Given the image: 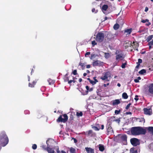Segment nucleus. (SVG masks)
I'll return each mask as SVG.
<instances>
[{"instance_id":"f257e3e1","label":"nucleus","mask_w":153,"mask_h":153,"mask_svg":"<svg viewBox=\"0 0 153 153\" xmlns=\"http://www.w3.org/2000/svg\"><path fill=\"white\" fill-rule=\"evenodd\" d=\"M9 139L5 132L2 131L0 133V150L1 149V146H5L8 143Z\"/></svg>"},{"instance_id":"f03ea898","label":"nucleus","mask_w":153,"mask_h":153,"mask_svg":"<svg viewBox=\"0 0 153 153\" xmlns=\"http://www.w3.org/2000/svg\"><path fill=\"white\" fill-rule=\"evenodd\" d=\"M144 93L146 96L153 95V83H150L145 88Z\"/></svg>"},{"instance_id":"7ed1b4c3","label":"nucleus","mask_w":153,"mask_h":153,"mask_svg":"<svg viewBox=\"0 0 153 153\" xmlns=\"http://www.w3.org/2000/svg\"><path fill=\"white\" fill-rule=\"evenodd\" d=\"M118 140L123 145H126L127 144V136L125 134L119 135L118 136Z\"/></svg>"},{"instance_id":"20e7f679","label":"nucleus","mask_w":153,"mask_h":153,"mask_svg":"<svg viewBox=\"0 0 153 153\" xmlns=\"http://www.w3.org/2000/svg\"><path fill=\"white\" fill-rule=\"evenodd\" d=\"M104 38V33L102 32L98 33L96 36L95 40L97 42H102Z\"/></svg>"},{"instance_id":"39448f33","label":"nucleus","mask_w":153,"mask_h":153,"mask_svg":"<svg viewBox=\"0 0 153 153\" xmlns=\"http://www.w3.org/2000/svg\"><path fill=\"white\" fill-rule=\"evenodd\" d=\"M64 118L62 117V116L60 115L58 119L57 120V122H60L65 123L68 120V116L66 114H64L63 115Z\"/></svg>"},{"instance_id":"423d86ee","label":"nucleus","mask_w":153,"mask_h":153,"mask_svg":"<svg viewBox=\"0 0 153 153\" xmlns=\"http://www.w3.org/2000/svg\"><path fill=\"white\" fill-rule=\"evenodd\" d=\"M126 44L127 43L128 44V45H127V47H131L132 46L134 50H137V48L139 46V44L138 43L136 42H134L133 43V45L132 44V43L131 41H128V42H126Z\"/></svg>"},{"instance_id":"0eeeda50","label":"nucleus","mask_w":153,"mask_h":153,"mask_svg":"<svg viewBox=\"0 0 153 153\" xmlns=\"http://www.w3.org/2000/svg\"><path fill=\"white\" fill-rule=\"evenodd\" d=\"M130 141L131 144L134 146H137L140 144L139 140L137 138H131Z\"/></svg>"},{"instance_id":"6e6552de","label":"nucleus","mask_w":153,"mask_h":153,"mask_svg":"<svg viewBox=\"0 0 153 153\" xmlns=\"http://www.w3.org/2000/svg\"><path fill=\"white\" fill-rule=\"evenodd\" d=\"M106 127L108 134H111L113 133L114 131L111 126V123H107L106 126Z\"/></svg>"},{"instance_id":"1a4fd4ad","label":"nucleus","mask_w":153,"mask_h":153,"mask_svg":"<svg viewBox=\"0 0 153 153\" xmlns=\"http://www.w3.org/2000/svg\"><path fill=\"white\" fill-rule=\"evenodd\" d=\"M115 54L116 55V59L117 60H123L124 58L123 54L121 53H120L119 51H117Z\"/></svg>"},{"instance_id":"9d476101","label":"nucleus","mask_w":153,"mask_h":153,"mask_svg":"<svg viewBox=\"0 0 153 153\" xmlns=\"http://www.w3.org/2000/svg\"><path fill=\"white\" fill-rule=\"evenodd\" d=\"M143 111L144 114L146 115H151L152 114V110L151 108L149 109L147 108H144Z\"/></svg>"},{"instance_id":"9b49d317","label":"nucleus","mask_w":153,"mask_h":153,"mask_svg":"<svg viewBox=\"0 0 153 153\" xmlns=\"http://www.w3.org/2000/svg\"><path fill=\"white\" fill-rule=\"evenodd\" d=\"M109 76H110V73L109 72H107L105 73L103 76L100 77V79L103 80H105L108 81L109 80L108 79V77Z\"/></svg>"},{"instance_id":"f8f14e48","label":"nucleus","mask_w":153,"mask_h":153,"mask_svg":"<svg viewBox=\"0 0 153 153\" xmlns=\"http://www.w3.org/2000/svg\"><path fill=\"white\" fill-rule=\"evenodd\" d=\"M46 143L47 145V147H52L53 146V145L55 143V141L53 140L49 139L46 141Z\"/></svg>"},{"instance_id":"ddd939ff","label":"nucleus","mask_w":153,"mask_h":153,"mask_svg":"<svg viewBox=\"0 0 153 153\" xmlns=\"http://www.w3.org/2000/svg\"><path fill=\"white\" fill-rule=\"evenodd\" d=\"M108 6L107 4L103 5L102 8V10L105 14H107V13L105 11L108 8Z\"/></svg>"},{"instance_id":"4468645a","label":"nucleus","mask_w":153,"mask_h":153,"mask_svg":"<svg viewBox=\"0 0 153 153\" xmlns=\"http://www.w3.org/2000/svg\"><path fill=\"white\" fill-rule=\"evenodd\" d=\"M112 102L113 106L117 105L120 103V99H116L112 100Z\"/></svg>"},{"instance_id":"2eb2a0df","label":"nucleus","mask_w":153,"mask_h":153,"mask_svg":"<svg viewBox=\"0 0 153 153\" xmlns=\"http://www.w3.org/2000/svg\"><path fill=\"white\" fill-rule=\"evenodd\" d=\"M141 22L143 23H145L147 22L146 24V25L147 26H149L151 25V23L150 22H149V20L148 19H146L145 20L142 19Z\"/></svg>"},{"instance_id":"dca6fc26","label":"nucleus","mask_w":153,"mask_h":153,"mask_svg":"<svg viewBox=\"0 0 153 153\" xmlns=\"http://www.w3.org/2000/svg\"><path fill=\"white\" fill-rule=\"evenodd\" d=\"M36 82L37 80L36 79L33 80L32 83L29 82L28 84L29 86L31 88L34 87Z\"/></svg>"},{"instance_id":"f3484780","label":"nucleus","mask_w":153,"mask_h":153,"mask_svg":"<svg viewBox=\"0 0 153 153\" xmlns=\"http://www.w3.org/2000/svg\"><path fill=\"white\" fill-rule=\"evenodd\" d=\"M86 152L88 153H94V149L91 148H85Z\"/></svg>"},{"instance_id":"a211bd4d","label":"nucleus","mask_w":153,"mask_h":153,"mask_svg":"<svg viewBox=\"0 0 153 153\" xmlns=\"http://www.w3.org/2000/svg\"><path fill=\"white\" fill-rule=\"evenodd\" d=\"M47 151L48 153H55L53 149L52 148H51L50 147H47Z\"/></svg>"},{"instance_id":"6ab92c4d","label":"nucleus","mask_w":153,"mask_h":153,"mask_svg":"<svg viewBox=\"0 0 153 153\" xmlns=\"http://www.w3.org/2000/svg\"><path fill=\"white\" fill-rule=\"evenodd\" d=\"M130 152L131 153H138L137 149L134 148H132L130 149Z\"/></svg>"},{"instance_id":"aec40b11","label":"nucleus","mask_w":153,"mask_h":153,"mask_svg":"<svg viewBox=\"0 0 153 153\" xmlns=\"http://www.w3.org/2000/svg\"><path fill=\"white\" fill-rule=\"evenodd\" d=\"M100 62L98 60H97L93 62V65L94 66H98L100 64Z\"/></svg>"},{"instance_id":"412c9836","label":"nucleus","mask_w":153,"mask_h":153,"mask_svg":"<svg viewBox=\"0 0 153 153\" xmlns=\"http://www.w3.org/2000/svg\"><path fill=\"white\" fill-rule=\"evenodd\" d=\"M137 122L143 123H144L145 122V120L143 118H137Z\"/></svg>"},{"instance_id":"4be33fe9","label":"nucleus","mask_w":153,"mask_h":153,"mask_svg":"<svg viewBox=\"0 0 153 153\" xmlns=\"http://www.w3.org/2000/svg\"><path fill=\"white\" fill-rule=\"evenodd\" d=\"M99 149L100 151L103 152L105 149L104 146L103 145L100 144L99 145Z\"/></svg>"},{"instance_id":"5701e85b","label":"nucleus","mask_w":153,"mask_h":153,"mask_svg":"<svg viewBox=\"0 0 153 153\" xmlns=\"http://www.w3.org/2000/svg\"><path fill=\"white\" fill-rule=\"evenodd\" d=\"M49 85L53 84L55 82V81L51 79H49L48 80Z\"/></svg>"},{"instance_id":"b1692460","label":"nucleus","mask_w":153,"mask_h":153,"mask_svg":"<svg viewBox=\"0 0 153 153\" xmlns=\"http://www.w3.org/2000/svg\"><path fill=\"white\" fill-rule=\"evenodd\" d=\"M122 97L123 99H126L128 98V96L126 93L124 92L122 94Z\"/></svg>"},{"instance_id":"393cba45","label":"nucleus","mask_w":153,"mask_h":153,"mask_svg":"<svg viewBox=\"0 0 153 153\" xmlns=\"http://www.w3.org/2000/svg\"><path fill=\"white\" fill-rule=\"evenodd\" d=\"M87 79L90 82L91 84L93 85H94L96 84L97 83V81H93L91 80L89 78H88Z\"/></svg>"},{"instance_id":"a878e982","label":"nucleus","mask_w":153,"mask_h":153,"mask_svg":"<svg viewBox=\"0 0 153 153\" xmlns=\"http://www.w3.org/2000/svg\"><path fill=\"white\" fill-rule=\"evenodd\" d=\"M119 25L117 23H116L114 25L113 28L115 30H116L119 29Z\"/></svg>"},{"instance_id":"bb28decb","label":"nucleus","mask_w":153,"mask_h":153,"mask_svg":"<svg viewBox=\"0 0 153 153\" xmlns=\"http://www.w3.org/2000/svg\"><path fill=\"white\" fill-rule=\"evenodd\" d=\"M146 71L145 69H143L140 71L138 73L140 74L143 75L144 74L146 73Z\"/></svg>"},{"instance_id":"cd10ccee","label":"nucleus","mask_w":153,"mask_h":153,"mask_svg":"<svg viewBox=\"0 0 153 153\" xmlns=\"http://www.w3.org/2000/svg\"><path fill=\"white\" fill-rule=\"evenodd\" d=\"M68 74H65V75L64 77V81L65 82H68V81L69 80V78H68Z\"/></svg>"},{"instance_id":"c85d7f7f","label":"nucleus","mask_w":153,"mask_h":153,"mask_svg":"<svg viewBox=\"0 0 153 153\" xmlns=\"http://www.w3.org/2000/svg\"><path fill=\"white\" fill-rule=\"evenodd\" d=\"M110 56V55L109 53H104V57L106 59L109 58Z\"/></svg>"},{"instance_id":"c756f323","label":"nucleus","mask_w":153,"mask_h":153,"mask_svg":"<svg viewBox=\"0 0 153 153\" xmlns=\"http://www.w3.org/2000/svg\"><path fill=\"white\" fill-rule=\"evenodd\" d=\"M132 31V29L130 28L129 29H127L126 30H125V32H126L127 33V34H129L131 33Z\"/></svg>"},{"instance_id":"7c9ffc66","label":"nucleus","mask_w":153,"mask_h":153,"mask_svg":"<svg viewBox=\"0 0 153 153\" xmlns=\"http://www.w3.org/2000/svg\"><path fill=\"white\" fill-rule=\"evenodd\" d=\"M84 65L85 64L84 63H82L81 62H79V65L81 66L82 70H83L85 68V66Z\"/></svg>"},{"instance_id":"2f4dec72","label":"nucleus","mask_w":153,"mask_h":153,"mask_svg":"<svg viewBox=\"0 0 153 153\" xmlns=\"http://www.w3.org/2000/svg\"><path fill=\"white\" fill-rule=\"evenodd\" d=\"M70 151V153H76V150L73 147L71 148Z\"/></svg>"},{"instance_id":"473e14b6","label":"nucleus","mask_w":153,"mask_h":153,"mask_svg":"<svg viewBox=\"0 0 153 153\" xmlns=\"http://www.w3.org/2000/svg\"><path fill=\"white\" fill-rule=\"evenodd\" d=\"M153 38V35H151L150 36H149L146 39V40L147 41V42H149V41L151 40Z\"/></svg>"},{"instance_id":"72a5a7b5","label":"nucleus","mask_w":153,"mask_h":153,"mask_svg":"<svg viewBox=\"0 0 153 153\" xmlns=\"http://www.w3.org/2000/svg\"><path fill=\"white\" fill-rule=\"evenodd\" d=\"M76 115L78 117H82L83 115L82 112V111H80L79 112H77Z\"/></svg>"},{"instance_id":"f704fd0d","label":"nucleus","mask_w":153,"mask_h":153,"mask_svg":"<svg viewBox=\"0 0 153 153\" xmlns=\"http://www.w3.org/2000/svg\"><path fill=\"white\" fill-rule=\"evenodd\" d=\"M92 131L90 130L88 131V136H92Z\"/></svg>"},{"instance_id":"c9c22d12","label":"nucleus","mask_w":153,"mask_h":153,"mask_svg":"<svg viewBox=\"0 0 153 153\" xmlns=\"http://www.w3.org/2000/svg\"><path fill=\"white\" fill-rule=\"evenodd\" d=\"M127 62L126 61V62L122 64V65L121 66V67L122 68H124L126 67V65H127Z\"/></svg>"},{"instance_id":"e433bc0d","label":"nucleus","mask_w":153,"mask_h":153,"mask_svg":"<svg viewBox=\"0 0 153 153\" xmlns=\"http://www.w3.org/2000/svg\"><path fill=\"white\" fill-rule=\"evenodd\" d=\"M113 121H115L119 124L120 121V118H119L118 119H115L113 120Z\"/></svg>"},{"instance_id":"4c0bfd02","label":"nucleus","mask_w":153,"mask_h":153,"mask_svg":"<svg viewBox=\"0 0 153 153\" xmlns=\"http://www.w3.org/2000/svg\"><path fill=\"white\" fill-rule=\"evenodd\" d=\"M54 149H56V151L57 153H60V151L59 150V148L58 146L55 147Z\"/></svg>"},{"instance_id":"58836bf2","label":"nucleus","mask_w":153,"mask_h":153,"mask_svg":"<svg viewBox=\"0 0 153 153\" xmlns=\"http://www.w3.org/2000/svg\"><path fill=\"white\" fill-rule=\"evenodd\" d=\"M42 148L45 150H47V146L46 147V146L45 145H42Z\"/></svg>"},{"instance_id":"ea45409f","label":"nucleus","mask_w":153,"mask_h":153,"mask_svg":"<svg viewBox=\"0 0 153 153\" xmlns=\"http://www.w3.org/2000/svg\"><path fill=\"white\" fill-rule=\"evenodd\" d=\"M120 110H116L115 111L114 113L116 114H118L120 113Z\"/></svg>"},{"instance_id":"a19ab883","label":"nucleus","mask_w":153,"mask_h":153,"mask_svg":"<svg viewBox=\"0 0 153 153\" xmlns=\"http://www.w3.org/2000/svg\"><path fill=\"white\" fill-rule=\"evenodd\" d=\"M74 119V117L73 115L71 114L70 116V120H73Z\"/></svg>"},{"instance_id":"79ce46f5","label":"nucleus","mask_w":153,"mask_h":153,"mask_svg":"<svg viewBox=\"0 0 153 153\" xmlns=\"http://www.w3.org/2000/svg\"><path fill=\"white\" fill-rule=\"evenodd\" d=\"M37 145L36 144H34L33 145L32 148L33 149H36L37 148Z\"/></svg>"},{"instance_id":"37998d69","label":"nucleus","mask_w":153,"mask_h":153,"mask_svg":"<svg viewBox=\"0 0 153 153\" xmlns=\"http://www.w3.org/2000/svg\"><path fill=\"white\" fill-rule=\"evenodd\" d=\"M142 60L141 59H138V62L137 63V64H140L142 63Z\"/></svg>"},{"instance_id":"c03bdc74","label":"nucleus","mask_w":153,"mask_h":153,"mask_svg":"<svg viewBox=\"0 0 153 153\" xmlns=\"http://www.w3.org/2000/svg\"><path fill=\"white\" fill-rule=\"evenodd\" d=\"M91 44L92 46H94V45H97V43L95 41H93L91 42Z\"/></svg>"},{"instance_id":"a18cd8bd","label":"nucleus","mask_w":153,"mask_h":153,"mask_svg":"<svg viewBox=\"0 0 153 153\" xmlns=\"http://www.w3.org/2000/svg\"><path fill=\"white\" fill-rule=\"evenodd\" d=\"M93 128L96 131H98L100 129V128H98L97 126H94L93 127Z\"/></svg>"},{"instance_id":"49530a36","label":"nucleus","mask_w":153,"mask_h":153,"mask_svg":"<svg viewBox=\"0 0 153 153\" xmlns=\"http://www.w3.org/2000/svg\"><path fill=\"white\" fill-rule=\"evenodd\" d=\"M72 73L74 75H77V70H74L72 72Z\"/></svg>"},{"instance_id":"de8ad7c7","label":"nucleus","mask_w":153,"mask_h":153,"mask_svg":"<svg viewBox=\"0 0 153 153\" xmlns=\"http://www.w3.org/2000/svg\"><path fill=\"white\" fill-rule=\"evenodd\" d=\"M25 113L26 114H29L30 113V111L28 110H26L24 111Z\"/></svg>"},{"instance_id":"09e8293b","label":"nucleus","mask_w":153,"mask_h":153,"mask_svg":"<svg viewBox=\"0 0 153 153\" xmlns=\"http://www.w3.org/2000/svg\"><path fill=\"white\" fill-rule=\"evenodd\" d=\"M149 68V69L150 71H152L153 70V65L150 66Z\"/></svg>"},{"instance_id":"8fccbe9b","label":"nucleus","mask_w":153,"mask_h":153,"mask_svg":"<svg viewBox=\"0 0 153 153\" xmlns=\"http://www.w3.org/2000/svg\"><path fill=\"white\" fill-rule=\"evenodd\" d=\"M111 19L110 18H108L107 17H105L103 20H102V22H104L105 20H107L108 19Z\"/></svg>"},{"instance_id":"3c124183","label":"nucleus","mask_w":153,"mask_h":153,"mask_svg":"<svg viewBox=\"0 0 153 153\" xmlns=\"http://www.w3.org/2000/svg\"><path fill=\"white\" fill-rule=\"evenodd\" d=\"M148 45H150L152 46L153 45V39L151 41L149 42Z\"/></svg>"},{"instance_id":"603ef678","label":"nucleus","mask_w":153,"mask_h":153,"mask_svg":"<svg viewBox=\"0 0 153 153\" xmlns=\"http://www.w3.org/2000/svg\"><path fill=\"white\" fill-rule=\"evenodd\" d=\"M92 12L93 13H96L97 12V10H96L94 8H93L92 10Z\"/></svg>"},{"instance_id":"864d4df0","label":"nucleus","mask_w":153,"mask_h":153,"mask_svg":"<svg viewBox=\"0 0 153 153\" xmlns=\"http://www.w3.org/2000/svg\"><path fill=\"white\" fill-rule=\"evenodd\" d=\"M85 88L87 90V92H88V91H89V87L88 85H87L86 86Z\"/></svg>"},{"instance_id":"5fc2aeb1","label":"nucleus","mask_w":153,"mask_h":153,"mask_svg":"<svg viewBox=\"0 0 153 153\" xmlns=\"http://www.w3.org/2000/svg\"><path fill=\"white\" fill-rule=\"evenodd\" d=\"M138 96L137 95H136L135 96V97L134 98V100L136 101H137L139 100V98H138Z\"/></svg>"},{"instance_id":"6e6d98bb","label":"nucleus","mask_w":153,"mask_h":153,"mask_svg":"<svg viewBox=\"0 0 153 153\" xmlns=\"http://www.w3.org/2000/svg\"><path fill=\"white\" fill-rule=\"evenodd\" d=\"M90 54V52H86L85 54V57H87V55H89Z\"/></svg>"},{"instance_id":"4d7b16f0","label":"nucleus","mask_w":153,"mask_h":153,"mask_svg":"<svg viewBox=\"0 0 153 153\" xmlns=\"http://www.w3.org/2000/svg\"><path fill=\"white\" fill-rule=\"evenodd\" d=\"M72 139L74 140V142L75 143H76L77 142V140L76 139L73 137L72 138Z\"/></svg>"},{"instance_id":"13d9d810","label":"nucleus","mask_w":153,"mask_h":153,"mask_svg":"<svg viewBox=\"0 0 153 153\" xmlns=\"http://www.w3.org/2000/svg\"><path fill=\"white\" fill-rule=\"evenodd\" d=\"M73 80H69V81H68V83L69 84H71V83L73 82Z\"/></svg>"},{"instance_id":"bf43d9fd","label":"nucleus","mask_w":153,"mask_h":153,"mask_svg":"<svg viewBox=\"0 0 153 153\" xmlns=\"http://www.w3.org/2000/svg\"><path fill=\"white\" fill-rule=\"evenodd\" d=\"M134 82L136 83H138L139 82V80H138L137 79H135L134 80Z\"/></svg>"},{"instance_id":"052dcab7","label":"nucleus","mask_w":153,"mask_h":153,"mask_svg":"<svg viewBox=\"0 0 153 153\" xmlns=\"http://www.w3.org/2000/svg\"><path fill=\"white\" fill-rule=\"evenodd\" d=\"M97 77L96 76L94 77L93 78V79L94 80V81H97V82H98V80L96 79Z\"/></svg>"},{"instance_id":"680f3d73","label":"nucleus","mask_w":153,"mask_h":153,"mask_svg":"<svg viewBox=\"0 0 153 153\" xmlns=\"http://www.w3.org/2000/svg\"><path fill=\"white\" fill-rule=\"evenodd\" d=\"M149 8L148 7H145V12H147Z\"/></svg>"},{"instance_id":"e2e57ef3","label":"nucleus","mask_w":153,"mask_h":153,"mask_svg":"<svg viewBox=\"0 0 153 153\" xmlns=\"http://www.w3.org/2000/svg\"><path fill=\"white\" fill-rule=\"evenodd\" d=\"M109 85V83H107V84H104L103 85V86L104 87H106L107 86V85Z\"/></svg>"},{"instance_id":"0e129e2a","label":"nucleus","mask_w":153,"mask_h":153,"mask_svg":"<svg viewBox=\"0 0 153 153\" xmlns=\"http://www.w3.org/2000/svg\"><path fill=\"white\" fill-rule=\"evenodd\" d=\"M126 114H131V112H126Z\"/></svg>"},{"instance_id":"69168bd1","label":"nucleus","mask_w":153,"mask_h":153,"mask_svg":"<svg viewBox=\"0 0 153 153\" xmlns=\"http://www.w3.org/2000/svg\"><path fill=\"white\" fill-rule=\"evenodd\" d=\"M91 67V65H86V68H90Z\"/></svg>"},{"instance_id":"338daca9","label":"nucleus","mask_w":153,"mask_h":153,"mask_svg":"<svg viewBox=\"0 0 153 153\" xmlns=\"http://www.w3.org/2000/svg\"><path fill=\"white\" fill-rule=\"evenodd\" d=\"M137 64V65L136 67V68H139V67L140 65L139 64Z\"/></svg>"},{"instance_id":"774afa93","label":"nucleus","mask_w":153,"mask_h":153,"mask_svg":"<svg viewBox=\"0 0 153 153\" xmlns=\"http://www.w3.org/2000/svg\"><path fill=\"white\" fill-rule=\"evenodd\" d=\"M129 107H129L128 105H127L126 107V109H128L129 108Z\"/></svg>"}]
</instances>
